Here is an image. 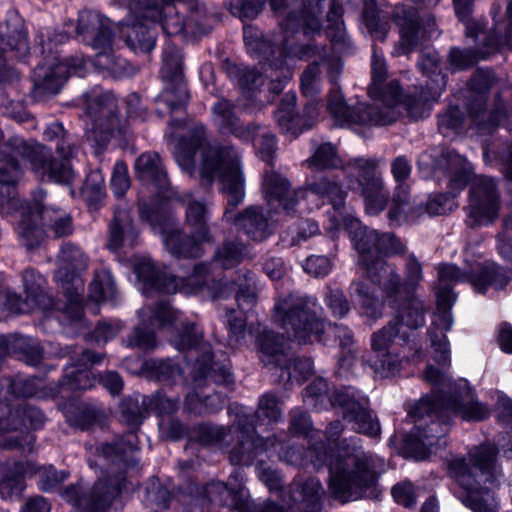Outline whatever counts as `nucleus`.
<instances>
[{"instance_id": "f257e3e1", "label": "nucleus", "mask_w": 512, "mask_h": 512, "mask_svg": "<svg viewBox=\"0 0 512 512\" xmlns=\"http://www.w3.org/2000/svg\"><path fill=\"white\" fill-rule=\"evenodd\" d=\"M438 279L436 295L439 314L432 321L427 335L432 357L439 367L432 364L426 366L423 377L432 386V394L420 399L410 412L415 422L411 435L422 448L421 459L434 452L436 447L446 445L444 436L453 416L465 421H482L491 414L490 409L476 399L466 380L453 382L448 374L451 359L445 332L453 326L450 309L456 299L449 285L471 282L479 293H484L488 286L502 290L512 280V272L494 262H475L463 269L454 264H442L438 267Z\"/></svg>"}, {"instance_id": "f03ea898", "label": "nucleus", "mask_w": 512, "mask_h": 512, "mask_svg": "<svg viewBox=\"0 0 512 512\" xmlns=\"http://www.w3.org/2000/svg\"><path fill=\"white\" fill-rule=\"evenodd\" d=\"M205 142V127L200 123L193 124L189 136L180 138L174 148L176 163L191 177L198 175L203 187H210L214 180H218L227 200L223 218L251 240H266L273 233V224L260 206L251 205L234 213L245 198V177L239 151L232 146L204 147Z\"/></svg>"}, {"instance_id": "7ed1b4c3", "label": "nucleus", "mask_w": 512, "mask_h": 512, "mask_svg": "<svg viewBox=\"0 0 512 512\" xmlns=\"http://www.w3.org/2000/svg\"><path fill=\"white\" fill-rule=\"evenodd\" d=\"M43 140L54 143L59 158H56L52 149L37 141L25 142L21 137L12 136L0 147V204L10 199L14 192L13 184L19 174L17 155L23 156L34 176L48 183L70 185L75 173L70 159L75 154V142L70 133L60 122H53L46 126Z\"/></svg>"}, {"instance_id": "20e7f679", "label": "nucleus", "mask_w": 512, "mask_h": 512, "mask_svg": "<svg viewBox=\"0 0 512 512\" xmlns=\"http://www.w3.org/2000/svg\"><path fill=\"white\" fill-rule=\"evenodd\" d=\"M317 299L314 297L289 294L279 298L274 305V321L285 331L289 340L306 344L313 339L327 344L330 337L339 340L342 349H347V355L339 359L341 368L349 370L354 362L352 346L353 332L346 326L325 323L316 316Z\"/></svg>"}, {"instance_id": "39448f33", "label": "nucleus", "mask_w": 512, "mask_h": 512, "mask_svg": "<svg viewBox=\"0 0 512 512\" xmlns=\"http://www.w3.org/2000/svg\"><path fill=\"white\" fill-rule=\"evenodd\" d=\"M315 454L314 465L326 463L329 466L328 489L330 494L342 503L355 501L373 494L384 462L381 458L363 450H329L324 443L312 446Z\"/></svg>"}, {"instance_id": "423d86ee", "label": "nucleus", "mask_w": 512, "mask_h": 512, "mask_svg": "<svg viewBox=\"0 0 512 512\" xmlns=\"http://www.w3.org/2000/svg\"><path fill=\"white\" fill-rule=\"evenodd\" d=\"M372 84L368 93L372 99L379 100L383 107L358 103L349 106L340 91H332L327 110L335 123L339 126H347L353 129L358 127H370L388 125L396 121L404 108V99L401 100V88L397 81H391L383 87L387 76L386 62L383 55L376 50L372 55Z\"/></svg>"}, {"instance_id": "0eeeda50", "label": "nucleus", "mask_w": 512, "mask_h": 512, "mask_svg": "<svg viewBox=\"0 0 512 512\" xmlns=\"http://www.w3.org/2000/svg\"><path fill=\"white\" fill-rule=\"evenodd\" d=\"M496 455L497 447L483 443L473 447L467 457L452 456L447 460L448 474L459 486L456 496L473 512L499 510L494 491L481 486V482H484L497 487L503 478Z\"/></svg>"}, {"instance_id": "6e6552de", "label": "nucleus", "mask_w": 512, "mask_h": 512, "mask_svg": "<svg viewBox=\"0 0 512 512\" xmlns=\"http://www.w3.org/2000/svg\"><path fill=\"white\" fill-rule=\"evenodd\" d=\"M137 449V436L133 432L102 444L97 451L100 459L110 462L107 469L101 471L97 482L85 491L78 484L67 486L63 498L80 512H107L122 490L125 480L122 466L127 465L128 454Z\"/></svg>"}, {"instance_id": "1a4fd4ad", "label": "nucleus", "mask_w": 512, "mask_h": 512, "mask_svg": "<svg viewBox=\"0 0 512 512\" xmlns=\"http://www.w3.org/2000/svg\"><path fill=\"white\" fill-rule=\"evenodd\" d=\"M373 359L370 366L380 378L397 375L404 359L421 361L423 351L414 344V334L404 329L399 319H391L385 326L376 330L370 337Z\"/></svg>"}, {"instance_id": "9d476101", "label": "nucleus", "mask_w": 512, "mask_h": 512, "mask_svg": "<svg viewBox=\"0 0 512 512\" xmlns=\"http://www.w3.org/2000/svg\"><path fill=\"white\" fill-rule=\"evenodd\" d=\"M264 417L269 423L278 422L282 418L279 400L272 393L261 396L256 415H250L241 408L236 413L232 429L237 436L238 443L229 452L231 464L249 465L262 452L268 451L276 445L275 437L262 439L256 436L255 418Z\"/></svg>"}, {"instance_id": "9b49d317", "label": "nucleus", "mask_w": 512, "mask_h": 512, "mask_svg": "<svg viewBox=\"0 0 512 512\" xmlns=\"http://www.w3.org/2000/svg\"><path fill=\"white\" fill-rule=\"evenodd\" d=\"M370 282L380 288L391 307L398 309L392 319H399L404 329L411 332L425 324L423 302L402 285L401 276L395 267L380 263L370 271Z\"/></svg>"}, {"instance_id": "f8f14e48", "label": "nucleus", "mask_w": 512, "mask_h": 512, "mask_svg": "<svg viewBox=\"0 0 512 512\" xmlns=\"http://www.w3.org/2000/svg\"><path fill=\"white\" fill-rule=\"evenodd\" d=\"M442 0H411L414 7L398 5L394 9V21L400 28L401 40L397 54H408L422 41L437 38L440 32L430 11Z\"/></svg>"}, {"instance_id": "ddd939ff", "label": "nucleus", "mask_w": 512, "mask_h": 512, "mask_svg": "<svg viewBox=\"0 0 512 512\" xmlns=\"http://www.w3.org/2000/svg\"><path fill=\"white\" fill-rule=\"evenodd\" d=\"M283 334L287 336L284 330ZM257 343L261 362L271 369H280L282 371L281 379L302 381L312 374V361L309 358H293L289 353L284 335L263 331L259 335Z\"/></svg>"}, {"instance_id": "4468645a", "label": "nucleus", "mask_w": 512, "mask_h": 512, "mask_svg": "<svg viewBox=\"0 0 512 512\" xmlns=\"http://www.w3.org/2000/svg\"><path fill=\"white\" fill-rule=\"evenodd\" d=\"M381 160L378 158L357 157L343 167L348 176L356 177V184L364 199L365 210L369 215H378L387 206L389 192L385 187L379 170Z\"/></svg>"}, {"instance_id": "2eb2a0df", "label": "nucleus", "mask_w": 512, "mask_h": 512, "mask_svg": "<svg viewBox=\"0 0 512 512\" xmlns=\"http://www.w3.org/2000/svg\"><path fill=\"white\" fill-rule=\"evenodd\" d=\"M293 36L286 34L284 30L273 35L271 38H264L262 33L255 27H244V42L249 54L262 61H271L276 57H295L298 59H309L318 54V48L312 44H300L292 40Z\"/></svg>"}, {"instance_id": "dca6fc26", "label": "nucleus", "mask_w": 512, "mask_h": 512, "mask_svg": "<svg viewBox=\"0 0 512 512\" xmlns=\"http://www.w3.org/2000/svg\"><path fill=\"white\" fill-rule=\"evenodd\" d=\"M0 474V496L3 499L19 496L25 487L24 478L27 476L38 474L40 489L46 492L54 489L67 477L64 471L58 472L52 466L38 467L30 460H0Z\"/></svg>"}, {"instance_id": "f3484780", "label": "nucleus", "mask_w": 512, "mask_h": 512, "mask_svg": "<svg viewBox=\"0 0 512 512\" xmlns=\"http://www.w3.org/2000/svg\"><path fill=\"white\" fill-rule=\"evenodd\" d=\"M160 73L165 87L156 98L157 104H165L171 114L184 110L189 94L183 79L182 54L171 42L164 47Z\"/></svg>"}, {"instance_id": "a211bd4d", "label": "nucleus", "mask_w": 512, "mask_h": 512, "mask_svg": "<svg viewBox=\"0 0 512 512\" xmlns=\"http://www.w3.org/2000/svg\"><path fill=\"white\" fill-rule=\"evenodd\" d=\"M176 0H143L145 11L143 17L152 22H159L163 32L169 36H177L187 29L192 33L201 32L204 9L196 4L189 18L180 11Z\"/></svg>"}, {"instance_id": "6ab92c4d", "label": "nucleus", "mask_w": 512, "mask_h": 512, "mask_svg": "<svg viewBox=\"0 0 512 512\" xmlns=\"http://www.w3.org/2000/svg\"><path fill=\"white\" fill-rule=\"evenodd\" d=\"M329 401L333 407H339L343 418L353 424V429L357 433L369 437H377L381 428L377 419H375L369 409L368 397L353 387L336 389L329 396Z\"/></svg>"}, {"instance_id": "aec40b11", "label": "nucleus", "mask_w": 512, "mask_h": 512, "mask_svg": "<svg viewBox=\"0 0 512 512\" xmlns=\"http://www.w3.org/2000/svg\"><path fill=\"white\" fill-rule=\"evenodd\" d=\"M439 165L450 174L449 193L437 194L427 203L430 215H443L457 207L456 195L463 190L472 174L471 164L461 155L452 150L443 151Z\"/></svg>"}, {"instance_id": "412c9836", "label": "nucleus", "mask_w": 512, "mask_h": 512, "mask_svg": "<svg viewBox=\"0 0 512 512\" xmlns=\"http://www.w3.org/2000/svg\"><path fill=\"white\" fill-rule=\"evenodd\" d=\"M500 207L495 180L486 176L477 177L470 187L467 225L473 228L493 223L498 218Z\"/></svg>"}, {"instance_id": "4be33fe9", "label": "nucleus", "mask_w": 512, "mask_h": 512, "mask_svg": "<svg viewBox=\"0 0 512 512\" xmlns=\"http://www.w3.org/2000/svg\"><path fill=\"white\" fill-rule=\"evenodd\" d=\"M86 72L87 63L82 56L63 60L54 57L49 62L36 67L33 76L34 86L40 94L55 95L59 93L70 76L84 77Z\"/></svg>"}, {"instance_id": "5701e85b", "label": "nucleus", "mask_w": 512, "mask_h": 512, "mask_svg": "<svg viewBox=\"0 0 512 512\" xmlns=\"http://www.w3.org/2000/svg\"><path fill=\"white\" fill-rule=\"evenodd\" d=\"M419 69L428 76L435 78L427 83L417 96L408 95L404 98V109L413 119L423 118L428 102L435 101L445 87V76L441 72V59L436 51L429 50L421 54L418 61Z\"/></svg>"}, {"instance_id": "b1692460", "label": "nucleus", "mask_w": 512, "mask_h": 512, "mask_svg": "<svg viewBox=\"0 0 512 512\" xmlns=\"http://www.w3.org/2000/svg\"><path fill=\"white\" fill-rule=\"evenodd\" d=\"M210 502H217L238 512H285L283 508L272 501L264 503L256 509L243 490V475L240 469H235L228 483L212 482L205 488Z\"/></svg>"}, {"instance_id": "393cba45", "label": "nucleus", "mask_w": 512, "mask_h": 512, "mask_svg": "<svg viewBox=\"0 0 512 512\" xmlns=\"http://www.w3.org/2000/svg\"><path fill=\"white\" fill-rule=\"evenodd\" d=\"M275 15L283 17L280 22L281 30L286 34L314 37L321 33L319 19L298 0H269Z\"/></svg>"}, {"instance_id": "a878e982", "label": "nucleus", "mask_w": 512, "mask_h": 512, "mask_svg": "<svg viewBox=\"0 0 512 512\" xmlns=\"http://www.w3.org/2000/svg\"><path fill=\"white\" fill-rule=\"evenodd\" d=\"M117 108V99L111 92L101 93L87 108V115L92 120L89 138L99 147L106 146L116 131H122L116 115Z\"/></svg>"}, {"instance_id": "bb28decb", "label": "nucleus", "mask_w": 512, "mask_h": 512, "mask_svg": "<svg viewBox=\"0 0 512 512\" xmlns=\"http://www.w3.org/2000/svg\"><path fill=\"white\" fill-rule=\"evenodd\" d=\"M138 315L141 324L134 329L127 345L141 350H150L156 346V336L151 327L157 325L159 328H165L166 324L178 319V314L167 302H159L155 307L144 306L138 310Z\"/></svg>"}, {"instance_id": "cd10ccee", "label": "nucleus", "mask_w": 512, "mask_h": 512, "mask_svg": "<svg viewBox=\"0 0 512 512\" xmlns=\"http://www.w3.org/2000/svg\"><path fill=\"white\" fill-rule=\"evenodd\" d=\"M101 360V354L83 350L77 362L65 368L61 381L50 388L51 396L68 399L77 391L90 389L94 385V377L89 366L98 364Z\"/></svg>"}, {"instance_id": "c85d7f7f", "label": "nucleus", "mask_w": 512, "mask_h": 512, "mask_svg": "<svg viewBox=\"0 0 512 512\" xmlns=\"http://www.w3.org/2000/svg\"><path fill=\"white\" fill-rule=\"evenodd\" d=\"M355 250L358 252L363 264L366 266L370 279V271L376 269L380 263L388 264L380 257L382 233L363 226L358 219L344 217L342 219Z\"/></svg>"}, {"instance_id": "c756f323", "label": "nucleus", "mask_w": 512, "mask_h": 512, "mask_svg": "<svg viewBox=\"0 0 512 512\" xmlns=\"http://www.w3.org/2000/svg\"><path fill=\"white\" fill-rule=\"evenodd\" d=\"M303 114H295L296 95L287 93L281 100L275 119L282 132L298 136L304 130L311 129L319 115V104L314 98H308Z\"/></svg>"}, {"instance_id": "7c9ffc66", "label": "nucleus", "mask_w": 512, "mask_h": 512, "mask_svg": "<svg viewBox=\"0 0 512 512\" xmlns=\"http://www.w3.org/2000/svg\"><path fill=\"white\" fill-rule=\"evenodd\" d=\"M325 490L319 479L295 480L283 496L281 508L289 512H317Z\"/></svg>"}, {"instance_id": "2f4dec72", "label": "nucleus", "mask_w": 512, "mask_h": 512, "mask_svg": "<svg viewBox=\"0 0 512 512\" xmlns=\"http://www.w3.org/2000/svg\"><path fill=\"white\" fill-rule=\"evenodd\" d=\"M235 104L225 98L218 99L212 106V121L224 135H234L242 141H253L260 130L255 124L243 125L235 113Z\"/></svg>"}, {"instance_id": "473e14b6", "label": "nucleus", "mask_w": 512, "mask_h": 512, "mask_svg": "<svg viewBox=\"0 0 512 512\" xmlns=\"http://www.w3.org/2000/svg\"><path fill=\"white\" fill-rule=\"evenodd\" d=\"M76 31L95 51L108 49L113 41L110 20L94 11L79 13Z\"/></svg>"}, {"instance_id": "72a5a7b5", "label": "nucleus", "mask_w": 512, "mask_h": 512, "mask_svg": "<svg viewBox=\"0 0 512 512\" xmlns=\"http://www.w3.org/2000/svg\"><path fill=\"white\" fill-rule=\"evenodd\" d=\"M262 193L269 205L277 202L289 212L294 210L305 192L302 189H293L290 182L281 174L266 171L262 181Z\"/></svg>"}, {"instance_id": "f704fd0d", "label": "nucleus", "mask_w": 512, "mask_h": 512, "mask_svg": "<svg viewBox=\"0 0 512 512\" xmlns=\"http://www.w3.org/2000/svg\"><path fill=\"white\" fill-rule=\"evenodd\" d=\"M58 268L55 279L65 285H83L80 274L87 268V257L83 251L72 243H64L58 254Z\"/></svg>"}, {"instance_id": "c9c22d12", "label": "nucleus", "mask_w": 512, "mask_h": 512, "mask_svg": "<svg viewBox=\"0 0 512 512\" xmlns=\"http://www.w3.org/2000/svg\"><path fill=\"white\" fill-rule=\"evenodd\" d=\"M134 271L143 283L144 293H149L152 290L168 294L177 292L175 276L168 275L164 267L156 265L149 257L137 259Z\"/></svg>"}, {"instance_id": "e433bc0d", "label": "nucleus", "mask_w": 512, "mask_h": 512, "mask_svg": "<svg viewBox=\"0 0 512 512\" xmlns=\"http://www.w3.org/2000/svg\"><path fill=\"white\" fill-rule=\"evenodd\" d=\"M138 235L129 209L117 207L109 223L107 248L118 252L122 247H133L137 243Z\"/></svg>"}, {"instance_id": "4c0bfd02", "label": "nucleus", "mask_w": 512, "mask_h": 512, "mask_svg": "<svg viewBox=\"0 0 512 512\" xmlns=\"http://www.w3.org/2000/svg\"><path fill=\"white\" fill-rule=\"evenodd\" d=\"M136 178L157 189L169 186L168 173L161 156L154 151L142 153L134 164Z\"/></svg>"}, {"instance_id": "58836bf2", "label": "nucleus", "mask_w": 512, "mask_h": 512, "mask_svg": "<svg viewBox=\"0 0 512 512\" xmlns=\"http://www.w3.org/2000/svg\"><path fill=\"white\" fill-rule=\"evenodd\" d=\"M214 240H202L194 235V230L186 234L179 229L164 231L163 243L166 250L176 258H198L204 254L203 244Z\"/></svg>"}, {"instance_id": "ea45409f", "label": "nucleus", "mask_w": 512, "mask_h": 512, "mask_svg": "<svg viewBox=\"0 0 512 512\" xmlns=\"http://www.w3.org/2000/svg\"><path fill=\"white\" fill-rule=\"evenodd\" d=\"M25 418L30 419L33 428L44 423L43 414L36 408L23 407L18 404L0 401V434L17 430L25 425Z\"/></svg>"}, {"instance_id": "a19ab883", "label": "nucleus", "mask_w": 512, "mask_h": 512, "mask_svg": "<svg viewBox=\"0 0 512 512\" xmlns=\"http://www.w3.org/2000/svg\"><path fill=\"white\" fill-rule=\"evenodd\" d=\"M45 198L46 192L42 189L33 193L34 205L37 213H41L42 225L49 228L55 237L70 235L73 230L71 217L64 211L44 206Z\"/></svg>"}, {"instance_id": "79ce46f5", "label": "nucleus", "mask_w": 512, "mask_h": 512, "mask_svg": "<svg viewBox=\"0 0 512 512\" xmlns=\"http://www.w3.org/2000/svg\"><path fill=\"white\" fill-rule=\"evenodd\" d=\"M308 189L315 195L326 199L333 207L338 215L332 218L333 229H338L341 223L342 209L345 206L346 192L341 186L328 176H320L315 178L309 185Z\"/></svg>"}, {"instance_id": "37998d69", "label": "nucleus", "mask_w": 512, "mask_h": 512, "mask_svg": "<svg viewBox=\"0 0 512 512\" xmlns=\"http://www.w3.org/2000/svg\"><path fill=\"white\" fill-rule=\"evenodd\" d=\"M249 255L248 247L238 238L227 239L215 250L208 265L211 270L232 269L241 264Z\"/></svg>"}, {"instance_id": "c03bdc74", "label": "nucleus", "mask_w": 512, "mask_h": 512, "mask_svg": "<svg viewBox=\"0 0 512 512\" xmlns=\"http://www.w3.org/2000/svg\"><path fill=\"white\" fill-rule=\"evenodd\" d=\"M27 207V213H22L21 219L16 225V232L22 245L30 250L42 242L44 226L38 223V219L41 220V213H37L33 198Z\"/></svg>"}, {"instance_id": "a18cd8bd", "label": "nucleus", "mask_w": 512, "mask_h": 512, "mask_svg": "<svg viewBox=\"0 0 512 512\" xmlns=\"http://www.w3.org/2000/svg\"><path fill=\"white\" fill-rule=\"evenodd\" d=\"M186 203V223L194 230V235L202 240H214L207 223L209 210L203 201L193 198L191 194L183 197Z\"/></svg>"}, {"instance_id": "49530a36", "label": "nucleus", "mask_w": 512, "mask_h": 512, "mask_svg": "<svg viewBox=\"0 0 512 512\" xmlns=\"http://www.w3.org/2000/svg\"><path fill=\"white\" fill-rule=\"evenodd\" d=\"M173 311L178 314V319L166 324V327L173 328L170 342L179 351L192 350L199 343L202 334L194 322L182 319L178 310Z\"/></svg>"}, {"instance_id": "de8ad7c7", "label": "nucleus", "mask_w": 512, "mask_h": 512, "mask_svg": "<svg viewBox=\"0 0 512 512\" xmlns=\"http://www.w3.org/2000/svg\"><path fill=\"white\" fill-rule=\"evenodd\" d=\"M126 33L127 45L136 53H149L155 47L156 34L147 24L134 22Z\"/></svg>"}, {"instance_id": "09e8293b", "label": "nucleus", "mask_w": 512, "mask_h": 512, "mask_svg": "<svg viewBox=\"0 0 512 512\" xmlns=\"http://www.w3.org/2000/svg\"><path fill=\"white\" fill-rule=\"evenodd\" d=\"M352 286L362 313L373 320L381 318L384 312V303L375 295L371 286L364 281L354 282Z\"/></svg>"}, {"instance_id": "8fccbe9b", "label": "nucleus", "mask_w": 512, "mask_h": 512, "mask_svg": "<svg viewBox=\"0 0 512 512\" xmlns=\"http://www.w3.org/2000/svg\"><path fill=\"white\" fill-rule=\"evenodd\" d=\"M65 414L72 426L86 430L102 421L104 410L96 404L82 403L73 410H67Z\"/></svg>"}, {"instance_id": "3c124183", "label": "nucleus", "mask_w": 512, "mask_h": 512, "mask_svg": "<svg viewBox=\"0 0 512 512\" xmlns=\"http://www.w3.org/2000/svg\"><path fill=\"white\" fill-rule=\"evenodd\" d=\"M94 65L97 69L108 72L115 78L128 76L132 73V68L127 61L114 55L112 45L108 49L96 51Z\"/></svg>"}, {"instance_id": "603ef678", "label": "nucleus", "mask_w": 512, "mask_h": 512, "mask_svg": "<svg viewBox=\"0 0 512 512\" xmlns=\"http://www.w3.org/2000/svg\"><path fill=\"white\" fill-rule=\"evenodd\" d=\"M483 107L484 101L480 99L478 110H475L473 106L470 108V117L480 133H492L493 129L506 117L505 107L503 104H498L489 114Z\"/></svg>"}, {"instance_id": "864d4df0", "label": "nucleus", "mask_w": 512, "mask_h": 512, "mask_svg": "<svg viewBox=\"0 0 512 512\" xmlns=\"http://www.w3.org/2000/svg\"><path fill=\"white\" fill-rule=\"evenodd\" d=\"M22 280L27 301L41 307H47L51 303L44 293L45 279L35 269H26Z\"/></svg>"}, {"instance_id": "5fc2aeb1", "label": "nucleus", "mask_w": 512, "mask_h": 512, "mask_svg": "<svg viewBox=\"0 0 512 512\" xmlns=\"http://www.w3.org/2000/svg\"><path fill=\"white\" fill-rule=\"evenodd\" d=\"M410 189L403 183H397L392 206L388 212V219L392 225H401L410 217Z\"/></svg>"}, {"instance_id": "6e6d98bb", "label": "nucleus", "mask_w": 512, "mask_h": 512, "mask_svg": "<svg viewBox=\"0 0 512 512\" xmlns=\"http://www.w3.org/2000/svg\"><path fill=\"white\" fill-rule=\"evenodd\" d=\"M212 270L208 263H198L194 266L193 272L187 277H175L177 292L194 294L202 290L208 283Z\"/></svg>"}, {"instance_id": "4d7b16f0", "label": "nucleus", "mask_w": 512, "mask_h": 512, "mask_svg": "<svg viewBox=\"0 0 512 512\" xmlns=\"http://www.w3.org/2000/svg\"><path fill=\"white\" fill-rule=\"evenodd\" d=\"M363 21L374 37L384 40L389 30V22L386 16L379 13L376 0H364Z\"/></svg>"}, {"instance_id": "13d9d810", "label": "nucleus", "mask_w": 512, "mask_h": 512, "mask_svg": "<svg viewBox=\"0 0 512 512\" xmlns=\"http://www.w3.org/2000/svg\"><path fill=\"white\" fill-rule=\"evenodd\" d=\"M89 296L95 302L116 301L117 289L110 272L101 271L96 274L90 284Z\"/></svg>"}, {"instance_id": "bf43d9fd", "label": "nucleus", "mask_w": 512, "mask_h": 512, "mask_svg": "<svg viewBox=\"0 0 512 512\" xmlns=\"http://www.w3.org/2000/svg\"><path fill=\"white\" fill-rule=\"evenodd\" d=\"M308 166L314 170H325L343 167L347 164H342L338 156L336 147L330 143H323L316 148L313 155L307 159Z\"/></svg>"}, {"instance_id": "052dcab7", "label": "nucleus", "mask_w": 512, "mask_h": 512, "mask_svg": "<svg viewBox=\"0 0 512 512\" xmlns=\"http://www.w3.org/2000/svg\"><path fill=\"white\" fill-rule=\"evenodd\" d=\"M327 28L326 34L331 43L335 47H345L348 45V37L342 20V8L339 5L333 4L327 13Z\"/></svg>"}, {"instance_id": "680f3d73", "label": "nucleus", "mask_w": 512, "mask_h": 512, "mask_svg": "<svg viewBox=\"0 0 512 512\" xmlns=\"http://www.w3.org/2000/svg\"><path fill=\"white\" fill-rule=\"evenodd\" d=\"M147 401L148 397L144 396L141 397V401L139 398H125L120 405L121 420L133 428L138 427L145 418L146 412L149 411Z\"/></svg>"}, {"instance_id": "e2e57ef3", "label": "nucleus", "mask_w": 512, "mask_h": 512, "mask_svg": "<svg viewBox=\"0 0 512 512\" xmlns=\"http://www.w3.org/2000/svg\"><path fill=\"white\" fill-rule=\"evenodd\" d=\"M198 373L205 379H210L215 383L230 385L233 383V375L230 368L226 365L218 366L212 362V356L206 352L203 356V363L198 364Z\"/></svg>"}, {"instance_id": "0e129e2a", "label": "nucleus", "mask_w": 512, "mask_h": 512, "mask_svg": "<svg viewBox=\"0 0 512 512\" xmlns=\"http://www.w3.org/2000/svg\"><path fill=\"white\" fill-rule=\"evenodd\" d=\"M146 368L161 382L176 383L182 378L181 368L171 359H152L146 362Z\"/></svg>"}, {"instance_id": "69168bd1", "label": "nucleus", "mask_w": 512, "mask_h": 512, "mask_svg": "<svg viewBox=\"0 0 512 512\" xmlns=\"http://www.w3.org/2000/svg\"><path fill=\"white\" fill-rule=\"evenodd\" d=\"M12 345L13 353H20L27 364L36 366L41 362L43 352L36 340L23 335H13Z\"/></svg>"}, {"instance_id": "338daca9", "label": "nucleus", "mask_w": 512, "mask_h": 512, "mask_svg": "<svg viewBox=\"0 0 512 512\" xmlns=\"http://www.w3.org/2000/svg\"><path fill=\"white\" fill-rule=\"evenodd\" d=\"M63 288L66 297V304L60 309L70 321H80L83 317V285H65Z\"/></svg>"}, {"instance_id": "774afa93", "label": "nucleus", "mask_w": 512, "mask_h": 512, "mask_svg": "<svg viewBox=\"0 0 512 512\" xmlns=\"http://www.w3.org/2000/svg\"><path fill=\"white\" fill-rule=\"evenodd\" d=\"M286 57H276L268 61L271 73L267 76L271 79L269 83V91L276 95L283 91L285 85L291 78V71L285 65L284 59Z\"/></svg>"}]
</instances>
